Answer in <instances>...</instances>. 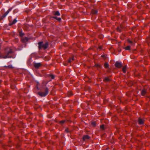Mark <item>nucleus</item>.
<instances>
[{
  "label": "nucleus",
  "instance_id": "1",
  "mask_svg": "<svg viewBox=\"0 0 150 150\" xmlns=\"http://www.w3.org/2000/svg\"><path fill=\"white\" fill-rule=\"evenodd\" d=\"M13 53L12 50L10 49L8 51H5L4 54H0V59H6L11 57V55Z\"/></svg>",
  "mask_w": 150,
  "mask_h": 150
},
{
  "label": "nucleus",
  "instance_id": "2",
  "mask_svg": "<svg viewBox=\"0 0 150 150\" xmlns=\"http://www.w3.org/2000/svg\"><path fill=\"white\" fill-rule=\"evenodd\" d=\"M38 47L39 49L43 48L45 49L47 48L48 46V44L47 42L43 43L42 42H39L38 43Z\"/></svg>",
  "mask_w": 150,
  "mask_h": 150
},
{
  "label": "nucleus",
  "instance_id": "3",
  "mask_svg": "<svg viewBox=\"0 0 150 150\" xmlns=\"http://www.w3.org/2000/svg\"><path fill=\"white\" fill-rule=\"evenodd\" d=\"M48 89L47 88H46L45 93L44 92H38V94L40 96L42 97H44L46 96L48 93Z\"/></svg>",
  "mask_w": 150,
  "mask_h": 150
},
{
  "label": "nucleus",
  "instance_id": "4",
  "mask_svg": "<svg viewBox=\"0 0 150 150\" xmlns=\"http://www.w3.org/2000/svg\"><path fill=\"white\" fill-rule=\"evenodd\" d=\"M115 66L116 67L118 68H120L122 66V64L121 62H117L115 64Z\"/></svg>",
  "mask_w": 150,
  "mask_h": 150
},
{
  "label": "nucleus",
  "instance_id": "5",
  "mask_svg": "<svg viewBox=\"0 0 150 150\" xmlns=\"http://www.w3.org/2000/svg\"><path fill=\"white\" fill-rule=\"evenodd\" d=\"M11 9H9L4 14V15L1 17V19H3L8 14L10 11H11Z\"/></svg>",
  "mask_w": 150,
  "mask_h": 150
},
{
  "label": "nucleus",
  "instance_id": "6",
  "mask_svg": "<svg viewBox=\"0 0 150 150\" xmlns=\"http://www.w3.org/2000/svg\"><path fill=\"white\" fill-rule=\"evenodd\" d=\"M33 65L35 68H38L41 66V64L40 63H34Z\"/></svg>",
  "mask_w": 150,
  "mask_h": 150
},
{
  "label": "nucleus",
  "instance_id": "7",
  "mask_svg": "<svg viewBox=\"0 0 150 150\" xmlns=\"http://www.w3.org/2000/svg\"><path fill=\"white\" fill-rule=\"evenodd\" d=\"M17 22V21L16 19H14L13 21L10 23V25H12L15 24Z\"/></svg>",
  "mask_w": 150,
  "mask_h": 150
},
{
  "label": "nucleus",
  "instance_id": "8",
  "mask_svg": "<svg viewBox=\"0 0 150 150\" xmlns=\"http://www.w3.org/2000/svg\"><path fill=\"white\" fill-rule=\"evenodd\" d=\"M138 122L140 124H142L144 123L143 121L140 118H139V119Z\"/></svg>",
  "mask_w": 150,
  "mask_h": 150
},
{
  "label": "nucleus",
  "instance_id": "9",
  "mask_svg": "<svg viewBox=\"0 0 150 150\" xmlns=\"http://www.w3.org/2000/svg\"><path fill=\"white\" fill-rule=\"evenodd\" d=\"M21 40L23 42H25L28 41V39L27 38L25 37L24 38H22Z\"/></svg>",
  "mask_w": 150,
  "mask_h": 150
},
{
  "label": "nucleus",
  "instance_id": "10",
  "mask_svg": "<svg viewBox=\"0 0 150 150\" xmlns=\"http://www.w3.org/2000/svg\"><path fill=\"white\" fill-rule=\"evenodd\" d=\"M54 15L55 16H59L60 14L59 11H56L54 12Z\"/></svg>",
  "mask_w": 150,
  "mask_h": 150
},
{
  "label": "nucleus",
  "instance_id": "11",
  "mask_svg": "<svg viewBox=\"0 0 150 150\" xmlns=\"http://www.w3.org/2000/svg\"><path fill=\"white\" fill-rule=\"evenodd\" d=\"M89 138V137L88 135H85L84 136L83 139L84 140L86 139H88Z\"/></svg>",
  "mask_w": 150,
  "mask_h": 150
},
{
  "label": "nucleus",
  "instance_id": "12",
  "mask_svg": "<svg viewBox=\"0 0 150 150\" xmlns=\"http://www.w3.org/2000/svg\"><path fill=\"white\" fill-rule=\"evenodd\" d=\"M146 91L145 89L143 90L142 91H141V94L142 95V96H144L145 95V94L146 93Z\"/></svg>",
  "mask_w": 150,
  "mask_h": 150
},
{
  "label": "nucleus",
  "instance_id": "13",
  "mask_svg": "<svg viewBox=\"0 0 150 150\" xmlns=\"http://www.w3.org/2000/svg\"><path fill=\"white\" fill-rule=\"evenodd\" d=\"M125 49L127 50H130V47L129 46H128L125 48Z\"/></svg>",
  "mask_w": 150,
  "mask_h": 150
},
{
  "label": "nucleus",
  "instance_id": "14",
  "mask_svg": "<svg viewBox=\"0 0 150 150\" xmlns=\"http://www.w3.org/2000/svg\"><path fill=\"white\" fill-rule=\"evenodd\" d=\"M127 66H125L124 67L122 68V71L124 73H125L126 72V68Z\"/></svg>",
  "mask_w": 150,
  "mask_h": 150
},
{
  "label": "nucleus",
  "instance_id": "15",
  "mask_svg": "<svg viewBox=\"0 0 150 150\" xmlns=\"http://www.w3.org/2000/svg\"><path fill=\"white\" fill-rule=\"evenodd\" d=\"M110 80V79L108 77L105 78L104 79V81H109Z\"/></svg>",
  "mask_w": 150,
  "mask_h": 150
},
{
  "label": "nucleus",
  "instance_id": "16",
  "mask_svg": "<svg viewBox=\"0 0 150 150\" xmlns=\"http://www.w3.org/2000/svg\"><path fill=\"white\" fill-rule=\"evenodd\" d=\"M92 13L93 14H96L97 13V11L96 10H94L92 11Z\"/></svg>",
  "mask_w": 150,
  "mask_h": 150
},
{
  "label": "nucleus",
  "instance_id": "17",
  "mask_svg": "<svg viewBox=\"0 0 150 150\" xmlns=\"http://www.w3.org/2000/svg\"><path fill=\"white\" fill-rule=\"evenodd\" d=\"M104 66L105 68H107L108 67V64L107 63H105L104 64Z\"/></svg>",
  "mask_w": 150,
  "mask_h": 150
},
{
  "label": "nucleus",
  "instance_id": "18",
  "mask_svg": "<svg viewBox=\"0 0 150 150\" xmlns=\"http://www.w3.org/2000/svg\"><path fill=\"white\" fill-rule=\"evenodd\" d=\"M72 95V93L71 91H69L68 92V95L69 96H71Z\"/></svg>",
  "mask_w": 150,
  "mask_h": 150
},
{
  "label": "nucleus",
  "instance_id": "19",
  "mask_svg": "<svg viewBox=\"0 0 150 150\" xmlns=\"http://www.w3.org/2000/svg\"><path fill=\"white\" fill-rule=\"evenodd\" d=\"M19 35L20 36L22 37L24 35V33L22 32H20L19 33Z\"/></svg>",
  "mask_w": 150,
  "mask_h": 150
},
{
  "label": "nucleus",
  "instance_id": "20",
  "mask_svg": "<svg viewBox=\"0 0 150 150\" xmlns=\"http://www.w3.org/2000/svg\"><path fill=\"white\" fill-rule=\"evenodd\" d=\"M100 128L102 129H104V125H102L100 126Z\"/></svg>",
  "mask_w": 150,
  "mask_h": 150
},
{
  "label": "nucleus",
  "instance_id": "21",
  "mask_svg": "<svg viewBox=\"0 0 150 150\" xmlns=\"http://www.w3.org/2000/svg\"><path fill=\"white\" fill-rule=\"evenodd\" d=\"M128 42H129V43H132V45H134V44H133V43H132V41H131V40H128Z\"/></svg>",
  "mask_w": 150,
  "mask_h": 150
},
{
  "label": "nucleus",
  "instance_id": "22",
  "mask_svg": "<svg viewBox=\"0 0 150 150\" xmlns=\"http://www.w3.org/2000/svg\"><path fill=\"white\" fill-rule=\"evenodd\" d=\"M92 125L93 126H94L96 125V123L95 122H93L91 123Z\"/></svg>",
  "mask_w": 150,
  "mask_h": 150
},
{
  "label": "nucleus",
  "instance_id": "23",
  "mask_svg": "<svg viewBox=\"0 0 150 150\" xmlns=\"http://www.w3.org/2000/svg\"><path fill=\"white\" fill-rule=\"evenodd\" d=\"M65 122V120H62L60 122V123L61 124H63Z\"/></svg>",
  "mask_w": 150,
  "mask_h": 150
},
{
  "label": "nucleus",
  "instance_id": "24",
  "mask_svg": "<svg viewBox=\"0 0 150 150\" xmlns=\"http://www.w3.org/2000/svg\"><path fill=\"white\" fill-rule=\"evenodd\" d=\"M50 77L52 79L54 78V76L53 75H51L50 76Z\"/></svg>",
  "mask_w": 150,
  "mask_h": 150
},
{
  "label": "nucleus",
  "instance_id": "25",
  "mask_svg": "<svg viewBox=\"0 0 150 150\" xmlns=\"http://www.w3.org/2000/svg\"><path fill=\"white\" fill-rule=\"evenodd\" d=\"M61 19L60 18H57V21H61Z\"/></svg>",
  "mask_w": 150,
  "mask_h": 150
},
{
  "label": "nucleus",
  "instance_id": "26",
  "mask_svg": "<svg viewBox=\"0 0 150 150\" xmlns=\"http://www.w3.org/2000/svg\"><path fill=\"white\" fill-rule=\"evenodd\" d=\"M7 67L8 68H12V67L11 66V65H9V66H8Z\"/></svg>",
  "mask_w": 150,
  "mask_h": 150
},
{
  "label": "nucleus",
  "instance_id": "27",
  "mask_svg": "<svg viewBox=\"0 0 150 150\" xmlns=\"http://www.w3.org/2000/svg\"><path fill=\"white\" fill-rule=\"evenodd\" d=\"M72 60H71V59H70L68 61V62L70 63Z\"/></svg>",
  "mask_w": 150,
  "mask_h": 150
},
{
  "label": "nucleus",
  "instance_id": "28",
  "mask_svg": "<svg viewBox=\"0 0 150 150\" xmlns=\"http://www.w3.org/2000/svg\"><path fill=\"white\" fill-rule=\"evenodd\" d=\"M53 18L56 19H57V18H58V17H56V16H55V17H53Z\"/></svg>",
  "mask_w": 150,
  "mask_h": 150
},
{
  "label": "nucleus",
  "instance_id": "29",
  "mask_svg": "<svg viewBox=\"0 0 150 150\" xmlns=\"http://www.w3.org/2000/svg\"><path fill=\"white\" fill-rule=\"evenodd\" d=\"M96 66L97 67H100V65L98 64L96 65Z\"/></svg>",
  "mask_w": 150,
  "mask_h": 150
},
{
  "label": "nucleus",
  "instance_id": "30",
  "mask_svg": "<svg viewBox=\"0 0 150 150\" xmlns=\"http://www.w3.org/2000/svg\"><path fill=\"white\" fill-rule=\"evenodd\" d=\"M101 57H103V58H104L105 57V55H102L101 56Z\"/></svg>",
  "mask_w": 150,
  "mask_h": 150
},
{
  "label": "nucleus",
  "instance_id": "31",
  "mask_svg": "<svg viewBox=\"0 0 150 150\" xmlns=\"http://www.w3.org/2000/svg\"><path fill=\"white\" fill-rule=\"evenodd\" d=\"M71 60H72V61L74 59V57H72L71 58Z\"/></svg>",
  "mask_w": 150,
  "mask_h": 150
},
{
  "label": "nucleus",
  "instance_id": "32",
  "mask_svg": "<svg viewBox=\"0 0 150 150\" xmlns=\"http://www.w3.org/2000/svg\"><path fill=\"white\" fill-rule=\"evenodd\" d=\"M65 131L67 132H69V131H68V129H66Z\"/></svg>",
  "mask_w": 150,
  "mask_h": 150
},
{
  "label": "nucleus",
  "instance_id": "33",
  "mask_svg": "<svg viewBox=\"0 0 150 150\" xmlns=\"http://www.w3.org/2000/svg\"><path fill=\"white\" fill-rule=\"evenodd\" d=\"M99 48L100 49H101V47H99Z\"/></svg>",
  "mask_w": 150,
  "mask_h": 150
}]
</instances>
